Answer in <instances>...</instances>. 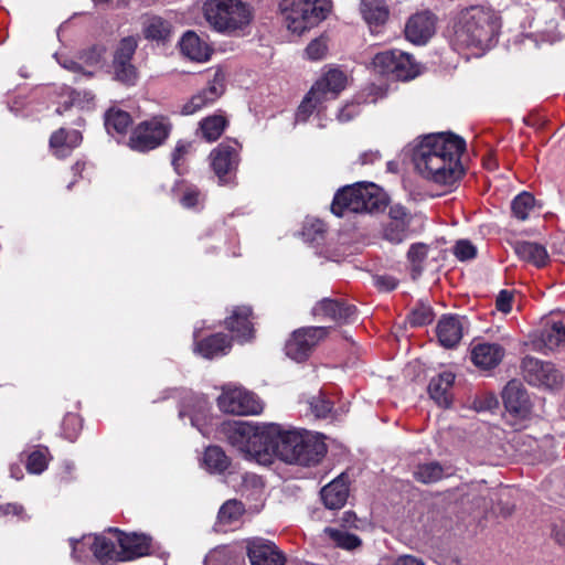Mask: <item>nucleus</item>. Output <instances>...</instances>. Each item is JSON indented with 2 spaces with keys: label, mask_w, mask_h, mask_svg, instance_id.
Returning a JSON list of instances; mask_svg holds the SVG:
<instances>
[{
  "label": "nucleus",
  "mask_w": 565,
  "mask_h": 565,
  "mask_svg": "<svg viewBox=\"0 0 565 565\" xmlns=\"http://www.w3.org/2000/svg\"><path fill=\"white\" fill-rule=\"evenodd\" d=\"M321 499L328 509H341L349 497L348 476L340 473L321 489Z\"/></svg>",
  "instance_id": "obj_21"
},
{
  "label": "nucleus",
  "mask_w": 565,
  "mask_h": 565,
  "mask_svg": "<svg viewBox=\"0 0 565 565\" xmlns=\"http://www.w3.org/2000/svg\"><path fill=\"white\" fill-rule=\"evenodd\" d=\"M386 205L385 194L372 182H358L339 190L332 201L331 211L337 216L347 213H372Z\"/></svg>",
  "instance_id": "obj_4"
},
{
  "label": "nucleus",
  "mask_w": 565,
  "mask_h": 565,
  "mask_svg": "<svg viewBox=\"0 0 565 565\" xmlns=\"http://www.w3.org/2000/svg\"><path fill=\"white\" fill-rule=\"evenodd\" d=\"M202 13L212 30L222 34H233L252 20V11L241 0H205Z\"/></svg>",
  "instance_id": "obj_5"
},
{
  "label": "nucleus",
  "mask_w": 565,
  "mask_h": 565,
  "mask_svg": "<svg viewBox=\"0 0 565 565\" xmlns=\"http://www.w3.org/2000/svg\"><path fill=\"white\" fill-rule=\"evenodd\" d=\"M312 315L322 320L329 319L340 323H348L356 318L354 306L333 299H322L312 308Z\"/></svg>",
  "instance_id": "obj_17"
},
{
  "label": "nucleus",
  "mask_w": 565,
  "mask_h": 565,
  "mask_svg": "<svg viewBox=\"0 0 565 565\" xmlns=\"http://www.w3.org/2000/svg\"><path fill=\"white\" fill-rule=\"evenodd\" d=\"M58 63L66 70L72 71L74 73H79L82 71V66L73 61L70 57H63L58 60Z\"/></svg>",
  "instance_id": "obj_61"
},
{
  "label": "nucleus",
  "mask_w": 565,
  "mask_h": 565,
  "mask_svg": "<svg viewBox=\"0 0 565 565\" xmlns=\"http://www.w3.org/2000/svg\"><path fill=\"white\" fill-rule=\"evenodd\" d=\"M360 113L359 105L355 103L347 104L338 113V119L341 122H347L358 116Z\"/></svg>",
  "instance_id": "obj_56"
},
{
  "label": "nucleus",
  "mask_w": 565,
  "mask_h": 565,
  "mask_svg": "<svg viewBox=\"0 0 565 565\" xmlns=\"http://www.w3.org/2000/svg\"><path fill=\"white\" fill-rule=\"evenodd\" d=\"M172 129L171 122L162 116L152 117L138 124L129 138V147L139 152H146L161 146Z\"/></svg>",
  "instance_id": "obj_8"
},
{
  "label": "nucleus",
  "mask_w": 565,
  "mask_h": 565,
  "mask_svg": "<svg viewBox=\"0 0 565 565\" xmlns=\"http://www.w3.org/2000/svg\"><path fill=\"white\" fill-rule=\"evenodd\" d=\"M454 254L459 260L465 262L475 258L477 255V249L471 244V242L467 239H460L454 247Z\"/></svg>",
  "instance_id": "obj_51"
},
{
  "label": "nucleus",
  "mask_w": 565,
  "mask_h": 565,
  "mask_svg": "<svg viewBox=\"0 0 565 565\" xmlns=\"http://www.w3.org/2000/svg\"><path fill=\"white\" fill-rule=\"evenodd\" d=\"M534 196L531 193H520L513 199L511 204L513 215L521 221H525L534 207Z\"/></svg>",
  "instance_id": "obj_40"
},
{
  "label": "nucleus",
  "mask_w": 565,
  "mask_h": 565,
  "mask_svg": "<svg viewBox=\"0 0 565 565\" xmlns=\"http://www.w3.org/2000/svg\"><path fill=\"white\" fill-rule=\"evenodd\" d=\"M444 467L437 461L419 463L414 469V478L424 484L435 483L445 477Z\"/></svg>",
  "instance_id": "obj_30"
},
{
  "label": "nucleus",
  "mask_w": 565,
  "mask_h": 565,
  "mask_svg": "<svg viewBox=\"0 0 565 565\" xmlns=\"http://www.w3.org/2000/svg\"><path fill=\"white\" fill-rule=\"evenodd\" d=\"M252 310L249 307H236L225 320L226 328L235 333L239 341H248L253 338Z\"/></svg>",
  "instance_id": "obj_24"
},
{
  "label": "nucleus",
  "mask_w": 565,
  "mask_h": 565,
  "mask_svg": "<svg viewBox=\"0 0 565 565\" xmlns=\"http://www.w3.org/2000/svg\"><path fill=\"white\" fill-rule=\"evenodd\" d=\"M63 425L64 427H66L67 425H79V418L75 415L70 414L64 418Z\"/></svg>",
  "instance_id": "obj_63"
},
{
  "label": "nucleus",
  "mask_w": 565,
  "mask_h": 565,
  "mask_svg": "<svg viewBox=\"0 0 565 565\" xmlns=\"http://www.w3.org/2000/svg\"><path fill=\"white\" fill-rule=\"evenodd\" d=\"M419 74L418 66L413 62L409 54L398 51L392 77L399 81H408Z\"/></svg>",
  "instance_id": "obj_31"
},
{
  "label": "nucleus",
  "mask_w": 565,
  "mask_h": 565,
  "mask_svg": "<svg viewBox=\"0 0 565 565\" xmlns=\"http://www.w3.org/2000/svg\"><path fill=\"white\" fill-rule=\"evenodd\" d=\"M204 565H244V559L228 546L212 550L204 558Z\"/></svg>",
  "instance_id": "obj_34"
},
{
  "label": "nucleus",
  "mask_w": 565,
  "mask_h": 565,
  "mask_svg": "<svg viewBox=\"0 0 565 565\" xmlns=\"http://www.w3.org/2000/svg\"><path fill=\"white\" fill-rule=\"evenodd\" d=\"M408 226L407 221H387L383 225V238L392 244H399L407 237Z\"/></svg>",
  "instance_id": "obj_37"
},
{
  "label": "nucleus",
  "mask_w": 565,
  "mask_h": 565,
  "mask_svg": "<svg viewBox=\"0 0 565 565\" xmlns=\"http://www.w3.org/2000/svg\"><path fill=\"white\" fill-rule=\"evenodd\" d=\"M522 371L525 381L534 386L556 388L563 383V375L550 362L526 356L522 361Z\"/></svg>",
  "instance_id": "obj_10"
},
{
  "label": "nucleus",
  "mask_w": 565,
  "mask_h": 565,
  "mask_svg": "<svg viewBox=\"0 0 565 565\" xmlns=\"http://www.w3.org/2000/svg\"><path fill=\"white\" fill-rule=\"evenodd\" d=\"M507 412L519 419H525L531 414V402L529 395L519 381H510L502 393Z\"/></svg>",
  "instance_id": "obj_14"
},
{
  "label": "nucleus",
  "mask_w": 565,
  "mask_h": 565,
  "mask_svg": "<svg viewBox=\"0 0 565 565\" xmlns=\"http://www.w3.org/2000/svg\"><path fill=\"white\" fill-rule=\"evenodd\" d=\"M428 247L425 244L417 243L409 247L407 253L408 260L412 263V276L417 278L423 270L422 264L427 257Z\"/></svg>",
  "instance_id": "obj_42"
},
{
  "label": "nucleus",
  "mask_w": 565,
  "mask_h": 565,
  "mask_svg": "<svg viewBox=\"0 0 565 565\" xmlns=\"http://www.w3.org/2000/svg\"><path fill=\"white\" fill-rule=\"evenodd\" d=\"M203 462L206 469L214 473H222L230 466L228 457L217 446H210L205 449Z\"/></svg>",
  "instance_id": "obj_35"
},
{
  "label": "nucleus",
  "mask_w": 565,
  "mask_h": 565,
  "mask_svg": "<svg viewBox=\"0 0 565 565\" xmlns=\"http://www.w3.org/2000/svg\"><path fill=\"white\" fill-rule=\"evenodd\" d=\"M231 349V341L225 334H213L196 344L195 350L206 359L226 354Z\"/></svg>",
  "instance_id": "obj_27"
},
{
  "label": "nucleus",
  "mask_w": 565,
  "mask_h": 565,
  "mask_svg": "<svg viewBox=\"0 0 565 565\" xmlns=\"http://www.w3.org/2000/svg\"><path fill=\"white\" fill-rule=\"evenodd\" d=\"M345 83L347 76L342 71L330 70L311 87V95H319L323 102L334 99L345 87Z\"/></svg>",
  "instance_id": "obj_19"
},
{
  "label": "nucleus",
  "mask_w": 565,
  "mask_h": 565,
  "mask_svg": "<svg viewBox=\"0 0 565 565\" xmlns=\"http://www.w3.org/2000/svg\"><path fill=\"white\" fill-rule=\"evenodd\" d=\"M67 153L82 142V135L78 130H65Z\"/></svg>",
  "instance_id": "obj_57"
},
{
  "label": "nucleus",
  "mask_w": 565,
  "mask_h": 565,
  "mask_svg": "<svg viewBox=\"0 0 565 565\" xmlns=\"http://www.w3.org/2000/svg\"><path fill=\"white\" fill-rule=\"evenodd\" d=\"M436 30V18L430 12H418L412 15L405 25L406 39L417 45L427 43Z\"/></svg>",
  "instance_id": "obj_16"
},
{
  "label": "nucleus",
  "mask_w": 565,
  "mask_h": 565,
  "mask_svg": "<svg viewBox=\"0 0 565 565\" xmlns=\"http://www.w3.org/2000/svg\"><path fill=\"white\" fill-rule=\"evenodd\" d=\"M137 47V40L132 36L125 38L120 41L114 56L113 65L122 66L126 63H130L132 55Z\"/></svg>",
  "instance_id": "obj_43"
},
{
  "label": "nucleus",
  "mask_w": 565,
  "mask_h": 565,
  "mask_svg": "<svg viewBox=\"0 0 565 565\" xmlns=\"http://www.w3.org/2000/svg\"><path fill=\"white\" fill-rule=\"evenodd\" d=\"M513 296L508 290H501L497 297V309L503 313H509L512 310Z\"/></svg>",
  "instance_id": "obj_54"
},
{
  "label": "nucleus",
  "mask_w": 565,
  "mask_h": 565,
  "mask_svg": "<svg viewBox=\"0 0 565 565\" xmlns=\"http://www.w3.org/2000/svg\"><path fill=\"white\" fill-rule=\"evenodd\" d=\"M0 512L4 515H7V514L20 515L23 512V508L19 504L8 503L6 505L0 507Z\"/></svg>",
  "instance_id": "obj_62"
},
{
  "label": "nucleus",
  "mask_w": 565,
  "mask_h": 565,
  "mask_svg": "<svg viewBox=\"0 0 565 565\" xmlns=\"http://www.w3.org/2000/svg\"><path fill=\"white\" fill-rule=\"evenodd\" d=\"M322 103L323 100L319 97V95H311L310 90L298 107L296 120L306 121L312 111Z\"/></svg>",
  "instance_id": "obj_47"
},
{
  "label": "nucleus",
  "mask_w": 565,
  "mask_h": 565,
  "mask_svg": "<svg viewBox=\"0 0 565 565\" xmlns=\"http://www.w3.org/2000/svg\"><path fill=\"white\" fill-rule=\"evenodd\" d=\"M326 52L327 45L324 41L319 39L311 41L306 49V55L308 56V58L312 61L321 60L324 56Z\"/></svg>",
  "instance_id": "obj_53"
},
{
  "label": "nucleus",
  "mask_w": 565,
  "mask_h": 565,
  "mask_svg": "<svg viewBox=\"0 0 565 565\" xmlns=\"http://www.w3.org/2000/svg\"><path fill=\"white\" fill-rule=\"evenodd\" d=\"M465 149V140L455 134H430L415 146L413 162L423 178L450 185L463 173L460 157Z\"/></svg>",
  "instance_id": "obj_1"
},
{
  "label": "nucleus",
  "mask_w": 565,
  "mask_h": 565,
  "mask_svg": "<svg viewBox=\"0 0 565 565\" xmlns=\"http://www.w3.org/2000/svg\"><path fill=\"white\" fill-rule=\"evenodd\" d=\"M331 0H280L279 11L286 28L296 34L318 25L331 11Z\"/></svg>",
  "instance_id": "obj_6"
},
{
  "label": "nucleus",
  "mask_w": 565,
  "mask_h": 565,
  "mask_svg": "<svg viewBox=\"0 0 565 565\" xmlns=\"http://www.w3.org/2000/svg\"><path fill=\"white\" fill-rule=\"evenodd\" d=\"M326 334L327 329L323 327L299 329L295 331L286 342V354L297 362L305 361Z\"/></svg>",
  "instance_id": "obj_12"
},
{
  "label": "nucleus",
  "mask_w": 565,
  "mask_h": 565,
  "mask_svg": "<svg viewBox=\"0 0 565 565\" xmlns=\"http://www.w3.org/2000/svg\"><path fill=\"white\" fill-rule=\"evenodd\" d=\"M407 319L412 327H422L433 321L434 312L429 305L420 301L409 312Z\"/></svg>",
  "instance_id": "obj_44"
},
{
  "label": "nucleus",
  "mask_w": 565,
  "mask_h": 565,
  "mask_svg": "<svg viewBox=\"0 0 565 565\" xmlns=\"http://www.w3.org/2000/svg\"><path fill=\"white\" fill-rule=\"evenodd\" d=\"M265 425L235 422L227 427V439L239 451L250 456L265 454L267 438L263 436Z\"/></svg>",
  "instance_id": "obj_9"
},
{
  "label": "nucleus",
  "mask_w": 565,
  "mask_h": 565,
  "mask_svg": "<svg viewBox=\"0 0 565 565\" xmlns=\"http://www.w3.org/2000/svg\"><path fill=\"white\" fill-rule=\"evenodd\" d=\"M505 355V349L500 343L475 342L470 349L471 362L480 370H492L497 367Z\"/></svg>",
  "instance_id": "obj_15"
},
{
  "label": "nucleus",
  "mask_w": 565,
  "mask_h": 565,
  "mask_svg": "<svg viewBox=\"0 0 565 565\" xmlns=\"http://www.w3.org/2000/svg\"><path fill=\"white\" fill-rule=\"evenodd\" d=\"M542 340L550 350L565 344V315L558 320L552 318L551 327L542 333Z\"/></svg>",
  "instance_id": "obj_33"
},
{
  "label": "nucleus",
  "mask_w": 565,
  "mask_h": 565,
  "mask_svg": "<svg viewBox=\"0 0 565 565\" xmlns=\"http://www.w3.org/2000/svg\"><path fill=\"white\" fill-rule=\"evenodd\" d=\"M513 248L520 259L536 267L545 266L550 258L545 246L535 242L518 241Z\"/></svg>",
  "instance_id": "obj_26"
},
{
  "label": "nucleus",
  "mask_w": 565,
  "mask_h": 565,
  "mask_svg": "<svg viewBox=\"0 0 565 565\" xmlns=\"http://www.w3.org/2000/svg\"><path fill=\"white\" fill-rule=\"evenodd\" d=\"M170 34V28L166 21L159 17L148 20L145 26V35L147 39L163 40Z\"/></svg>",
  "instance_id": "obj_45"
},
{
  "label": "nucleus",
  "mask_w": 565,
  "mask_h": 565,
  "mask_svg": "<svg viewBox=\"0 0 565 565\" xmlns=\"http://www.w3.org/2000/svg\"><path fill=\"white\" fill-rule=\"evenodd\" d=\"M203 195L194 186H188L181 196V204L186 209H196L202 205Z\"/></svg>",
  "instance_id": "obj_50"
},
{
  "label": "nucleus",
  "mask_w": 565,
  "mask_h": 565,
  "mask_svg": "<svg viewBox=\"0 0 565 565\" xmlns=\"http://www.w3.org/2000/svg\"><path fill=\"white\" fill-rule=\"evenodd\" d=\"M247 556L252 565H285L284 553L269 540L254 537L247 541Z\"/></svg>",
  "instance_id": "obj_13"
},
{
  "label": "nucleus",
  "mask_w": 565,
  "mask_h": 565,
  "mask_svg": "<svg viewBox=\"0 0 565 565\" xmlns=\"http://www.w3.org/2000/svg\"><path fill=\"white\" fill-rule=\"evenodd\" d=\"M224 92L223 78L215 74L207 87L194 95L191 100L183 106V114L191 115L202 107L214 103Z\"/></svg>",
  "instance_id": "obj_23"
},
{
  "label": "nucleus",
  "mask_w": 565,
  "mask_h": 565,
  "mask_svg": "<svg viewBox=\"0 0 565 565\" xmlns=\"http://www.w3.org/2000/svg\"><path fill=\"white\" fill-rule=\"evenodd\" d=\"M397 53L398 51H385L377 53L372 62L374 71L381 75L392 77Z\"/></svg>",
  "instance_id": "obj_41"
},
{
  "label": "nucleus",
  "mask_w": 565,
  "mask_h": 565,
  "mask_svg": "<svg viewBox=\"0 0 565 565\" xmlns=\"http://www.w3.org/2000/svg\"><path fill=\"white\" fill-rule=\"evenodd\" d=\"M312 414L317 418H326L331 412V403L326 399L321 394L311 397L308 402Z\"/></svg>",
  "instance_id": "obj_49"
},
{
  "label": "nucleus",
  "mask_w": 565,
  "mask_h": 565,
  "mask_svg": "<svg viewBox=\"0 0 565 565\" xmlns=\"http://www.w3.org/2000/svg\"><path fill=\"white\" fill-rule=\"evenodd\" d=\"M360 11L371 29L384 24L388 18V9L382 0H364Z\"/></svg>",
  "instance_id": "obj_28"
},
{
  "label": "nucleus",
  "mask_w": 565,
  "mask_h": 565,
  "mask_svg": "<svg viewBox=\"0 0 565 565\" xmlns=\"http://www.w3.org/2000/svg\"><path fill=\"white\" fill-rule=\"evenodd\" d=\"M455 381V374L445 371L433 377L428 385L429 396L441 407H448L451 404L450 390Z\"/></svg>",
  "instance_id": "obj_25"
},
{
  "label": "nucleus",
  "mask_w": 565,
  "mask_h": 565,
  "mask_svg": "<svg viewBox=\"0 0 565 565\" xmlns=\"http://www.w3.org/2000/svg\"><path fill=\"white\" fill-rule=\"evenodd\" d=\"M392 565H424V562L419 557L406 554L395 558Z\"/></svg>",
  "instance_id": "obj_60"
},
{
  "label": "nucleus",
  "mask_w": 565,
  "mask_h": 565,
  "mask_svg": "<svg viewBox=\"0 0 565 565\" xmlns=\"http://www.w3.org/2000/svg\"><path fill=\"white\" fill-rule=\"evenodd\" d=\"M115 78L126 85H135L137 81V71L131 63H126L122 66L113 65Z\"/></svg>",
  "instance_id": "obj_48"
},
{
  "label": "nucleus",
  "mask_w": 565,
  "mask_h": 565,
  "mask_svg": "<svg viewBox=\"0 0 565 565\" xmlns=\"http://www.w3.org/2000/svg\"><path fill=\"white\" fill-rule=\"evenodd\" d=\"M374 285L381 291H391L397 287L398 281L393 276L384 275L374 277Z\"/></svg>",
  "instance_id": "obj_55"
},
{
  "label": "nucleus",
  "mask_w": 565,
  "mask_h": 565,
  "mask_svg": "<svg viewBox=\"0 0 565 565\" xmlns=\"http://www.w3.org/2000/svg\"><path fill=\"white\" fill-rule=\"evenodd\" d=\"M239 148L236 141L226 140L211 151V167L221 183H228L232 173L237 169L239 163Z\"/></svg>",
  "instance_id": "obj_11"
},
{
  "label": "nucleus",
  "mask_w": 565,
  "mask_h": 565,
  "mask_svg": "<svg viewBox=\"0 0 565 565\" xmlns=\"http://www.w3.org/2000/svg\"><path fill=\"white\" fill-rule=\"evenodd\" d=\"M50 146L54 150L55 156L60 158L67 156L65 129L61 128L51 136Z\"/></svg>",
  "instance_id": "obj_52"
},
{
  "label": "nucleus",
  "mask_w": 565,
  "mask_h": 565,
  "mask_svg": "<svg viewBox=\"0 0 565 565\" xmlns=\"http://www.w3.org/2000/svg\"><path fill=\"white\" fill-rule=\"evenodd\" d=\"M554 537L558 544H561V545L565 544V533L554 531Z\"/></svg>",
  "instance_id": "obj_64"
},
{
  "label": "nucleus",
  "mask_w": 565,
  "mask_h": 565,
  "mask_svg": "<svg viewBox=\"0 0 565 565\" xmlns=\"http://www.w3.org/2000/svg\"><path fill=\"white\" fill-rule=\"evenodd\" d=\"M500 28V18L494 10L471 6L458 13L452 25L451 44L456 50L484 52L494 45Z\"/></svg>",
  "instance_id": "obj_3"
},
{
  "label": "nucleus",
  "mask_w": 565,
  "mask_h": 565,
  "mask_svg": "<svg viewBox=\"0 0 565 565\" xmlns=\"http://www.w3.org/2000/svg\"><path fill=\"white\" fill-rule=\"evenodd\" d=\"M47 448H39L29 455L26 469L31 473H42L47 467Z\"/></svg>",
  "instance_id": "obj_46"
},
{
  "label": "nucleus",
  "mask_w": 565,
  "mask_h": 565,
  "mask_svg": "<svg viewBox=\"0 0 565 565\" xmlns=\"http://www.w3.org/2000/svg\"><path fill=\"white\" fill-rule=\"evenodd\" d=\"M381 160V153L377 150L364 151L360 154L358 161L361 166L373 164Z\"/></svg>",
  "instance_id": "obj_58"
},
{
  "label": "nucleus",
  "mask_w": 565,
  "mask_h": 565,
  "mask_svg": "<svg viewBox=\"0 0 565 565\" xmlns=\"http://www.w3.org/2000/svg\"><path fill=\"white\" fill-rule=\"evenodd\" d=\"M117 534V541L120 547V562L131 561L149 553L151 539L145 534L124 533L114 530Z\"/></svg>",
  "instance_id": "obj_18"
},
{
  "label": "nucleus",
  "mask_w": 565,
  "mask_h": 565,
  "mask_svg": "<svg viewBox=\"0 0 565 565\" xmlns=\"http://www.w3.org/2000/svg\"><path fill=\"white\" fill-rule=\"evenodd\" d=\"M244 513L243 504L237 500L226 501L220 509L217 514L218 524L231 525Z\"/></svg>",
  "instance_id": "obj_39"
},
{
  "label": "nucleus",
  "mask_w": 565,
  "mask_h": 565,
  "mask_svg": "<svg viewBox=\"0 0 565 565\" xmlns=\"http://www.w3.org/2000/svg\"><path fill=\"white\" fill-rule=\"evenodd\" d=\"M216 403L221 412L237 416L259 415L264 409L263 401L255 393L235 383L221 387Z\"/></svg>",
  "instance_id": "obj_7"
},
{
  "label": "nucleus",
  "mask_w": 565,
  "mask_h": 565,
  "mask_svg": "<svg viewBox=\"0 0 565 565\" xmlns=\"http://www.w3.org/2000/svg\"><path fill=\"white\" fill-rule=\"evenodd\" d=\"M227 120L222 115L209 116L200 121L203 138L209 141L217 140L224 132Z\"/></svg>",
  "instance_id": "obj_36"
},
{
  "label": "nucleus",
  "mask_w": 565,
  "mask_h": 565,
  "mask_svg": "<svg viewBox=\"0 0 565 565\" xmlns=\"http://www.w3.org/2000/svg\"><path fill=\"white\" fill-rule=\"evenodd\" d=\"M466 319L459 316H444L437 324V337L445 348L456 347L462 335Z\"/></svg>",
  "instance_id": "obj_20"
},
{
  "label": "nucleus",
  "mask_w": 565,
  "mask_h": 565,
  "mask_svg": "<svg viewBox=\"0 0 565 565\" xmlns=\"http://www.w3.org/2000/svg\"><path fill=\"white\" fill-rule=\"evenodd\" d=\"M92 551L95 557L103 563L110 561L120 562V548L117 550L115 543L105 536L100 535L93 537Z\"/></svg>",
  "instance_id": "obj_29"
},
{
  "label": "nucleus",
  "mask_w": 565,
  "mask_h": 565,
  "mask_svg": "<svg viewBox=\"0 0 565 565\" xmlns=\"http://www.w3.org/2000/svg\"><path fill=\"white\" fill-rule=\"evenodd\" d=\"M263 436L267 438L265 454H273L286 463L315 466L327 452L323 439L309 430L268 423Z\"/></svg>",
  "instance_id": "obj_2"
},
{
  "label": "nucleus",
  "mask_w": 565,
  "mask_h": 565,
  "mask_svg": "<svg viewBox=\"0 0 565 565\" xmlns=\"http://www.w3.org/2000/svg\"><path fill=\"white\" fill-rule=\"evenodd\" d=\"M388 221H407L409 223V215L403 206L395 205L390 210Z\"/></svg>",
  "instance_id": "obj_59"
},
{
  "label": "nucleus",
  "mask_w": 565,
  "mask_h": 565,
  "mask_svg": "<svg viewBox=\"0 0 565 565\" xmlns=\"http://www.w3.org/2000/svg\"><path fill=\"white\" fill-rule=\"evenodd\" d=\"M179 46L186 58L198 63L207 62L212 54L210 45L193 31L182 35Z\"/></svg>",
  "instance_id": "obj_22"
},
{
  "label": "nucleus",
  "mask_w": 565,
  "mask_h": 565,
  "mask_svg": "<svg viewBox=\"0 0 565 565\" xmlns=\"http://www.w3.org/2000/svg\"><path fill=\"white\" fill-rule=\"evenodd\" d=\"M131 125V117L127 111L110 108L105 115V128L108 134L122 135Z\"/></svg>",
  "instance_id": "obj_32"
},
{
  "label": "nucleus",
  "mask_w": 565,
  "mask_h": 565,
  "mask_svg": "<svg viewBox=\"0 0 565 565\" xmlns=\"http://www.w3.org/2000/svg\"><path fill=\"white\" fill-rule=\"evenodd\" d=\"M324 534L339 547L351 551L361 544V540L347 531L333 527H326Z\"/></svg>",
  "instance_id": "obj_38"
}]
</instances>
